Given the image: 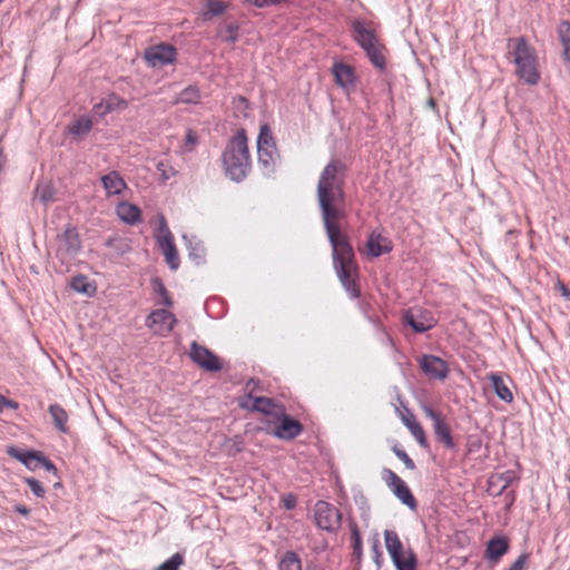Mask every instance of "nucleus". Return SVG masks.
<instances>
[{"label": "nucleus", "instance_id": "f257e3e1", "mask_svg": "<svg viewBox=\"0 0 570 570\" xmlns=\"http://www.w3.org/2000/svg\"><path fill=\"white\" fill-rule=\"evenodd\" d=\"M347 166L341 159H332L321 171L316 197L324 227L333 252L336 275L352 298L361 296L360 273L353 247L341 230L346 217L345 184Z\"/></svg>", "mask_w": 570, "mask_h": 570}, {"label": "nucleus", "instance_id": "f03ea898", "mask_svg": "<svg viewBox=\"0 0 570 570\" xmlns=\"http://www.w3.org/2000/svg\"><path fill=\"white\" fill-rule=\"evenodd\" d=\"M226 175L234 181H243L252 170L248 139L244 129H239L226 144L222 155Z\"/></svg>", "mask_w": 570, "mask_h": 570}, {"label": "nucleus", "instance_id": "7ed1b4c3", "mask_svg": "<svg viewBox=\"0 0 570 570\" xmlns=\"http://www.w3.org/2000/svg\"><path fill=\"white\" fill-rule=\"evenodd\" d=\"M509 58L515 66V75L530 86L540 81L539 58L534 47L524 37L508 40Z\"/></svg>", "mask_w": 570, "mask_h": 570}, {"label": "nucleus", "instance_id": "20e7f679", "mask_svg": "<svg viewBox=\"0 0 570 570\" xmlns=\"http://www.w3.org/2000/svg\"><path fill=\"white\" fill-rule=\"evenodd\" d=\"M353 40L366 52L370 61L380 70L386 66V48L377 36L373 21L355 19L351 26Z\"/></svg>", "mask_w": 570, "mask_h": 570}, {"label": "nucleus", "instance_id": "39448f33", "mask_svg": "<svg viewBox=\"0 0 570 570\" xmlns=\"http://www.w3.org/2000/svg\"><path fill=\"white\" fill-rule=\"evenodd\" d=\"M385 547L397 570H416V556L411 548H404L397 533L392 530L384 532Z\"/></svg>", "mask_w": 570, "mask_h": 570}, {"label": "nucleus", "instance_id": "423d86ee", "mask_svg": "<svg viewBox=\"0 0 570 570\" xmlns=\"http://www.w3.org/2000/svg\"><path fill=\"white\" fill-rule=\"evenodd\" d=\"M277 149L274 137L268 125H262L257 138L258 164L265 169L274 168L276 164Z\"/></svg>", "mask_w": 570, "mask_h": 570}, {"label": "nucleus", "instance_id": "0eeeda50", "mask_svg": "<svg viewBox=\"0 0 570 570\" xmlns=\"http://www.w3.org/2000/svg\"><path fill=\"white\" fill-rule=\"evenodd\" d=\"M316 525L331 533H335L342 522V514L337 508L325 501H317L314 507Z\"/></svg>", "mask_w": 570, "mask_h": 570}, {"label": "nucleus", "instance_id": "6e6552de", "mask_svg": "<svg viewBox=\"0 0 570 570\" xmlns=\"http://www.w3.org/2000/svg\"><path fill=\"white\" fill-rule=\"evenodd\" d=\"M188 356L196 365L206 372H218L223 368L222 360L209 348L198 344L196 341L190 343Z\"/></svg>", "mask_w": 570, "mask_h": 570}, {"label": "nucleus", "instance_id": "1a4fd4ad", "mask_svg": "<svg viewBox=\"0 0 570 570\" xmlns=\"http://www.w3.org/2000/svg\"><path fill=\"white\" fill-rule=\"evenodd\" d=\"M7 453L11 458L23 463L29 470H36L43 466L47 471L53 472L55 474L57 473L55 464L39 451H21L14 446H10L7 450Z\"/></svg>", "mask_w": 570, "mask_h": 570}, {"label": "nucleus", "instance_id": "9d476101", "mask_svg": "<svg viewBox=\"0 0 570 570\" xmlns=\"http://www.w3.org/2000/svg\"><path fill=\"white\" fill-rule=\"evenodd\" d=\"M176 323L177 320L175 315L163 308L153 311L146 320V325L159 336H167L173 331Z\"/></svg>", "mask_w": 570, "mask_h": 570}, {"label": "nucleus", "instance_id": "9b49d317", "mask_svg": "<svg viewBox=\"0 0 570 570\" xmlns=\"http://www.w3.org/2000/svg\"><path fill=\"white\" fill-rule=\"evenodd\" d=\"M332 73L335 83L342 88L346 95L355 90L357 76L353 66L343 61H335L332 66Z\"/></svg>", "mask_w": 570, "mask_h": 570}, {"label": "nucleus", "instance_id": "f8f14e48", "mask_svg": "<svg viewBox=\"0 0 570 570\" xmlns=\"http://www.w3.org/2000/svg\"><path fill=\"white\" fill-rule=\"evenodd\" d=\"M58 242L57 256L61 258L72 257L81 249V240L73 226H66L63 233L58 236Z\"/></svg>", "mask_w": 570, "mask_h": 570}, {"label": "nucleus", "instance_id": "ddd939ff", "mask_svg": "<svg viewBox=\"0 0 570 570\" xmlns=\"http://www.w3.org/2000/svg\"><path fill=\"white\" fill-rule=\"evenodd\" d=\"M384 480L395 497L411 509L416 507V500L406 483L392 470H385Z\"/></svg>", "mask_w": 570, "mask_h": 570}, {"label": "nucleus", "instance_id": "4468645a", "mask_svg": "<svg viewBox=\"0 0 570 570\" xmlns=\"http://www.w3.org/2000/svg\"><path fill=\"white\" fill-rule=\"evenodd\" d=\"M423 411L424 414L433 421V430L438 441L443 443L448 449L454 448L451 429L444 416L430 406H425Z\"/></svg>", "mask_w": 570, "mask_h": 570}, {"label": "nucleus", "instance_id": "2eb2a0df", "mask_svg": "<svg viewBox=\"0 0 570 570\" xmlns=\"http://www.w3.org/2000/svg\"><path fill=\"white\" fill-rule=\"evenodd\" d=\"M176 49L168 43H159L148 48L145 52L147 62L153 67L173 63L176 60Z\"/></svg>", "mask_w": 570, "mask_h": 570}, {"label": "nucleus", "instance_id": "dca6fc26", "mask_svg": "<svg viewBox=\"0 0 570 570\" xmlns=\"http://www.w3.org/2000/svg\"><path fill=\"white\" fill-rule=\"evenodd\" d=\"M420 368L426 376L434 380L444 381L449 375L448 363L435 355H423L420 358Z\"/></svg>", "mask_w": 570, "mask_h": 570}, {"label": "nucleus", "instance_id": "f3484780", "mask_svg": "<svg viewBox=\"0 0 570 570\" xmlns=\"http://www.w3.org/2000/svg\"><path fill=\"white\" fill-rule=\"evenodd\" d=\"M275 421L278 425L274 430V435L281 440H293L303 432L302 423L289 416L286 410Z\"/></svg>", "mask_w": 570, "mask_h": 570}, {"label": "nucleus", "instance_id": "a211bd4d", "mask_svg": "<svg viewBox=\"0 0 570 570\" xmlns=\"http://www.w3.org/2000/svg\"><path fill=\"white\" fill-rule=\"evenodd\" d=\"M160 234L158 243L164 253L166 263L171 269L176 271L179 266V256L174 244L173 235L166 226L160 228Z\"/></svg>", "mask_w": 570, "mask_h": 570}, {"label": "nucleus", "instance_id": "6ab92c4d", "mask_svg": "<svg viewBox=\"0 0 570 570\" xmlns=\"http://www.w3.org/2000/svg\"><path fill=\"white\" fill-rule=\"evenodd\" d=\"M392 242L380 233H371L367 242L366 249L371 257H379L392 250Z\"/></svg>", "mask_w": 570, "mask_h": 570}, {"label": "nucleus", "instance_id": "aec40b11", "mask_svg": "<svg viewBox=\"0 0 570 570\" xmlns=\"http://www.w3.org/2000/svg\"><path fill=\"white\" fill-rule=\"evenodd\" d=\"M250 407L276 420L279 415H283L285 411L284 405L276 403L269 397H255L252 400Z\"/></svg>", "mask_w": 570, "mask_h": 570}, {"label": "nucleus", "instance_id": "412c9836", "mask_svg": "<svg viewBox=\"0 0 570 570\" xmlns=\"http://www.w3.org/2000/svg\"><path fill=\"white\" fill-rule=\"evenodd\" d=\"M100 181L108 197L120 195L127 188L125 179L115 170L101 176Z\"/></svg>", "mask_w": 570, "mask_h": 570}, {"label": "nucleus", "instance_id": "4be33fe9", "mask_svg": "<svg viewBox=\"0 0 570 570\" xmlns=\"http://www.w3.org/2000/svg\"><path fill=\"white\" fill-rule=\"evenodd\" d=\"M128 101L116 94H109L100 102L94 106V110L104 116L116 110H125Z\"/></svg>", "mask_w": 570, "mask_h": 570}, {"label": "nucleus", "instance_id": "5701e85b", "mask_svg": "<svg viewBox=\"0 0 570 570\" xmlns=\"http://www.w3.org/2000/svg\"><path fill=\"white\" fill-rule=\"evenodd\" d=\"M509 547L507 537H494L487 544L485 558L491 562H498L508 552Z\"/></svg>", "mask_w": 570, "mask_h": 570}, {"label": "nucleus", "instance_id": "b1692460", "mask_svg": "<svg viewBox=\"0 0 570 570\" xmlns=\"http://www.w3.org/2000/svg\"><path fill=\"white\" fill-rule=\"evenodd\" d=\"M116 214L119 219L129 225H136L142 220L140 208L129 202L119 203L116 207Z\"/></svg>", "mask_w": 570, "mask_h": 570}, {"label": "nucleus", "instance_id": "393cba45", "mask_svg": "<svg viewBox=\"0 0 570 570\" xmlns=\"http://www.w3.org/2000/svg\"><path fill=\"white\" fill-rule=\"evenodd\" d=\"M404 321L417 333L426 332L434 326V320L426 311L420 312L417 316L406 312L404 314Z\"/></svg>", "mask_w": 570, "mask_h": 570}, {"label": "nucleus", "instance_id": "a878e982", "mask_svg": "<svg viewBox=\"0 0 570 570\" xmlns=\"http://www.w3.org/2000/svg\"><path fill=\"white\" fill-rule=\"evenodd\" d=\"M513 481V473L507 471L500 474H493L488 481V491L493 495H500Z\"/></svg>", "mask_w": 570, "mask_h": 570}, {"label": "nucleus", "instance_id": "bb28decb", "mask_svg": "<svg viewBox=\"0 0 570 570\" xmlns=\"http://www.w3.org/2000/svg\"><path fill=\"white\" fill-rule=\"evenodd\" d=\"M227 9V2L222 0H206L200 17L204 21H209L215 17L222 16Z\"/></svg>", "mask_w": 570, "mask_h": 570}, {"label": "nucleus", "instance_id": "cd10ccee", "mask_svg": "<svg viewBox=\"0 0 570 570\" xmlns=\"http://www.w3.org/2000/svg\"><path fill=\"white\" fill-rule=\"evenodd\" d=\"M489 381L500 400L507 403H511L513 401V394L501 375L492 373L489 375Z\"/></svg>", "mask_w": 570, "mask_h": 570}, {"label": "nucleus", "instance_id": "c85d7f7f", "mask_svg": "<svg viewBox=\"0 0 570 570\" xmlns=\"http://www.w3.org/2000/svg\"><path fill=\"white\" fill-rule=\"evenodd\" d=\"M35 198H38L42 204L47 205L55 202L56 188L50 181L38 183L35 189Z\"/></svg>", "mask_w": 570, "mask_h": 570}, {"label": "nucleus", "instance_id": "c756f323", "mask_svg": "<svg viewBox=\"0 0 570 570\" xmlns=\"http://www.w3.org/2000/svg\"><path fill=\"white\" fill-rule=\"evenodd\" d=\"M557 32L563 47V59L570 61V21L562 20L558 26Z\"/></svg>", "mask_w": 570, "mask_h": 570}, {"label": "nucleus", "instance_id": "7c9ffc66", "mask_svg": "<svg viewBox=\"0 0 570 570\" xmlns=\"http://www.w3.org/2000/svg\"><path fill=\"white\" fill-rule=\"evenodd\" d=\"M49 413L56 428L66 433L68 431L67 422L69 419L67 411L59 404H51L49 406Z\"/></svg>", "mask_w": 570, "mask_h": 570}, {"label": "nucleus", "instance_id": "2f4dec72", "mask_svg": "<svg viewBox=\"0 0 570 570\" xmlns=\"http://www.w3.org/2000/svg\"><path fill=\"white\" fill-rule=\"evenodd\" d=\"M92 120L89 117H80L69 125L68 131L75 137H82L90 132Z\"/></svg>", "mask_w": 570, "mask_h": 570}, {"label": "nucleus", "instance_id": "473e14b6", "mask_svg": "<svg viewBox=\"0 0 570 570\" xmlns=\"http://www.w3.org/2000/svg\"><path fill=\"white\" fill-rule=\"evenodd\" d=\"M278 570H302V561L294 551H286L278 562Z\"/></svg>", "mask_w": 570, "mask_h": 570}, {"label": "nucleus", "instance_id": "72a5a7b5", "mask_svg": "<svg viewBox=\"0 0 570 570\" xmlns=\"http://www.w3.org/2000/svg\"><path fill=\"white\" fill-rule=\"evenodd\" d=\"M200 100V92L197 87L189 86L181 90L175 98L174 104H197Z\"/></svg>", "mask_w": 570, "mask_h": 570}, {"label": "nucleus", "instance_id": "f704fd0d", "mask_svg": "<svg viewBox=\"0 0 570 570\" xmlns=\"http://www.w3.org/2000/svg\"><path fill=\"white\" fill-rule=\"evenodd\" d=\"M348 527L351 530V542H352L353 554L356 559H361L362 552H363L361 532L358 530L356 522L353 520H350Z\"/></svg>", "mask_w": 570, "mask_h": 570}, {"label": "nucleus", "instance_id": "c9c22d12", "mask_svg": "<svg viewBox=\"0 0 570 570\" xmlns=\"http://www.w3.org/2000/svg\"><path fill=\"white\" fill-rule=\"evenodd\" d=\"M70 286L73 291L83 294H91L94 287L85 275H77L71 279Z\"/></svg>", "mask_w": 570, "mask_h": 570}, {"label": "nucleus", "instance_id": "e433bc0d", "mask_svg": "<svg viewBox=\"0 0 570 570\" xmlns=\"http://www.w3.org/2000/svg\"><path fill=\"white\" fill-rule=\"evenodd\" d=\"M198 145V136L197 132L193 129H188L186 131L185 139L180 145V151L183 154L191 153L196 146Z\"/></svg>", "mask_w": 570, "mask_h": 570}, {"label": "nucleus", "instance_id": "4c0bfd02", "mask_svg": "<svg viewBox=\"0 0 570 570\" xmlns=\"http://www.w3.org/2000/svg\"><path fill=\"white\" fill-rule=\"evenodd\" d=\"M184 564V557L180 553H175L168 560L159 564L154 570H179L180 566Z\"/></svg>", "mask_w": 570, "mask_h": 570}, {"label": "nucleus", "instance_id": "58836bf2", "mask_svg": "<svg viewBox=\"0 0 570 570\" xmlns=\"http://www.w3.org/2000/svg\"><path fill=\"white\" fill-rule=\"evenodd\" d=\"M410 432L412 433V435L415 438V440L419 442V444L421 446H423V448H428L429 446L425 432H424L422 425L419 422L412 423L410 425Z\"/></svg>", "mask_w": 570, "mask_h": 570}, {"label": "nucleus", "instance_id": "ea45409f", "mask_svg": "<svg viewBox=\"0 0 570 570\" xmlns=\"http://www.w3.org/2000/svg\"><path fill=\"white\" fill-rule=\"evenodd\" d=\"M157 170L164 181L175 177L177 171L168 161H159L157 164Z\"/></svg>", "mask_w": 570, "mask_h": 570}, {"label": "nucleus", "instance_id": "a19ab883", "mask_svg": "<svg viewBox=\"0 0 570 570\" xmlns=\"http://www.w3.org/2000/svg\"><path fill=\"white\" fill-rule=\"evenodd\" d=\"M220 35L225 41L233 43L238 39V27L235 24H227Z\"/></svg>", "mask_w": 570, "mask_h": 570}, {"label": "nucleus", "instance_id": "79ce46f5", "mask_svg": "<svg viewBox=\"0 0 570 570\" xmlns=\"http://www.w3.org/2000/svg\"><path fill=\"white\" fill-rule=\"evenodd\" d=\"M393 452L404 463V465L407 469H410V470L415 469L414 461L407 455V453L404 450L400 449L399 446H394Z\"/></svg>", "mask_w": 570, "mask_h": 570}, {"label": "nucleus", "instance_id": "37998d69", "mask_svg": "<svg viewBox=\"0 0 570 570\" xmlns=\"http://www.w3.org/2000/svg\"><path fill=\"white\" fill-rule=\"evenodd\" d=\"M24 481L29 485L35 495H37L38 498H42L45 495V489L42 488L40 481L32 478H27L24 479Z\"/></svg>", "mask_w": 570, "mask_h": 570}, {"label": "nucleus", "instance_id": "c03bdc74", "mask_svg": "<svg viewBox=\"0 0 570 570\" xmlns=\"http://www.w3.org/2000/svg\"><path fill=\"white\" fill-rule=\"evenodd\" d=\"M528 559H529V554L523 553V554L519 556V558L505 570H524Z\"/></svg>", "mask_w": 570, "mask_h": 570}, {"label": "nucleus", "instance_id": "a18cd8bd", "mask_svg": "<svg viewBox=\"0 0 570 570\" xmlns=\"http://www.w3.org/2000/svg\"><path fill=\"white\" fill-rule=\"evenodd\" d=\"M157 285H158L157 291L160 294V296L163 297V303L166 306H171L173 301H171V297L169 296L167 289L165 288V286L160 282H157Z\"/></svg>", "mask_w": 570, "mask_h": 570}, {"label": "nucleus", "instance_id": "49530a36", "mask_svg": "<svg viewBox=\"0 0 570 570\" xmlns=\"http://www.w3.org/2000/svg\"><path fill=\"white\" fill-rule=\"evenodd\" d=\"M18 406L19 404L16 401L9 400L3 395H0V412H2L4 407L17 410Z\"/></svg>", "mask_w": 570, "mask_h": 570}, {"label": "nucleus", "instance_id": "de8ad7c7", "mask_svg": "<svg viewBox=\"0 0 570 570\" xmlns=\"http://www.w3.org/2000/svg\"><path fill=\"white\" fill-rule=\"evenodd\" d=\"M556 288L560 292V294L567 299L570 301V289L562 283L558 282L556 284Z\"/></svg>", "mask_w": 570, "mask_h": 570}, {"label": "nucleus", "instance_id": "09e8293b", "mask_svg": "<svg viewBox=\"0 0 570 570\" xmlns=\"http://www.w3.org/2000/svg\"><path fill=\"white\" fill-rule=\"evenodd\" d=\"M283 504L287 510H292L296 507V498L294 495H287L283 499Z\"/></svg>", "mask_w": 570, "mask_h": 570}, {"label": "nucleus", "instance_id": "8fccbe9b", "mask_svg": "<svg viewBox=\"0 0 570 570\" xmlns=\"http://www.w3.org/2000/svg\"><path fill=\"white\" fill-rule=\"evenodd\" d=\"M402 422L410 430V425L412 423H416L417 421H416L415 416L412 413H407L406 415L402 416Z\"/></svg>", "mask_w": 570, "mask_h": 570}, {"label": "nucleus", "instance_id": "3c124183", "mask_svg": "<svg viewBox=\"0 0 570 570\" xmlns=\"http://www.w3.org/2000/svg\"><path fill=\"white\" fill-rule=\"evenodd\" d=\"M247 1L257 8H264V7L274 4L272 0H247Z\"/></svg>", "mask_w": 570, "mask_h": 570}, {"label": "nucleus", "instance_id": "603ef678", "mask_svg": "<svg viewBox=\"0 0 570 570\" xmlns=\"http://www.w3.org/2000/svg\"><path fill=\"white\" fill-rule=\"evenodd\" d=\"M14 511L20 513V514H22V515H24V517L29 515V513H30V509L28 507H26V505H22V504L16 505L14 507Z\"/></svg>", "mask_w": 570, "mask_h": 570}, {"label": "nucleus", "instance_id": "864d4df0", "mask_svg": "<svg viewBox=\"0 0 570 570\" xmlns=\"http://www.w3.org/2000/svg\"><path fill=\"white\" fill-rule=\"evenodd\" d=\"M497 485H499V488H500V487H501V483H493L492 492H494V493L497 492V491H494V487H497Z\"/></svg>", "mask_w": 570, "mask_h": 570}, {"label": "nucleus", "instance_id": "5fc2aeb1", "mask_svg": "<svg viewBox=\"0 0 570 570\" xmlns=\"http://www.w3.org/2000/svg\"><path fill=\"white\" fill-rule=\"evenodd\" d=\"M3 0H0V3L2 2Z\"/></svg>", "mask_w": 570, "mask_h": 570}]
</instances>
